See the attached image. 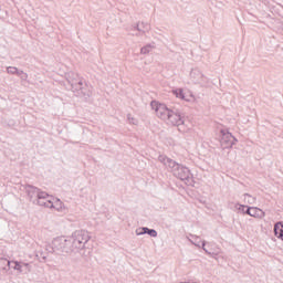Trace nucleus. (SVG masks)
<instances>
[{
	"label": "nucleus",
	"mask_w": 283,
	"mask_h": 283,
	"mask_svg": "<svg viewBox=\"0 0 283 283\" xmlns=\"http://www.w3.org/2000/svg\"><path fill=\"white\" fill-rule=\"evenodd\" d=\"M90 240H92V235L87 230H75L66 239L63 237L55 238L52 241V251L53 253H66V255H81L87 260L92 255Z\"/></svg>",
	"instance_id": "obj_1"
},
{
	"label": "nucleus",
	"mask_w": 283,
	"mask_h": 283,
	"mask_svg": "<svg viewBox=\"0 0 283 283\" xmlns=\"http://www.w3.org/2000/svg\"><path fill=\"white\" fill-rule=\"evenodd\" d=\"M158 160L164 167L172 172V176H175V178H178V180H181L187 185H193V175L188 167L176 163L174 159L165 155H159Z\"/></svg>",
	"instance_id": "obj_2"
},
{
	"label": "nucleus",
	"mask_w": 283,
	"mask_h": 283,
	"mask_svg": "<svg viewBox=\"0 0 283 283\" xmlns=\"http://www.w3.org/2000/svg\"><path fill=\"white\" fill-rule=\"evenodd\" d=\"M151 107L155 109L156 116L161 120H165L168 125H182V116L180 112L169 109L167 105L159 104L158 102H151Z\"/></svg>",
	"instance_id": "obj_3"
},
{
	"label": "nucleus",
	"mask_w": 283,
	"mask_h": 283,
	"mask_svg": "<svg viewBox=\"0 0 283 283\" xmlns=\"http://www.w3.org/2000/svg\"><path fill=\"white\" fill-rule=\"evenodd\" d=\"M25 191L30 202L33 205L45 207L46 209L54 207V197L50 196L48 192L39 189L38 187L27 186Z\"/></svg>",
	"instance_id": "obj_4"
},
{
	"label": "nucleus",
	"mask_w": 283,
	"mask_h": 283,
	"mask_svg": "<svg viewBox=\"0 0 283 283\" xmlns=\"http://www.w3.org/2000/svg\"><path fill=\"white\" fill-rule=\"evenodd\" d=\"M70 76H73V80H70L72 92L76 94V96H85V88L83 87V80L78 78V74L70 73Z\"/></svg>",
	"instance_id": "obj_5"
},
{
	"label": "nucleus",
	"mask_w": 283,
	"mask_h": 283,
	"mask_svg": "<svg viewBox=\"0 0 283 283\" xmlns=\"http://www.w3.org/2000/svg\"><path fill=\"white\" fill-rule=\"evenodd\" d=\"M220 134H221L220 145L222 149H231L234 143H238V139H235L233 135L228 130L221 129Z\"/></svg>",
	"instance_id": "obj_6"
},
{
	"label": "nucleus",
	"mask_w": 283,
	"mask_h": 283,
	"mask_svg": "<svg viewBox=\"0 0 283 283\" xmlns=\"http://www.w3.org/2000/svg\"><path fill=\"white\" fill-rule=\"evenodd\" d=\"M136 235H145L147 233L150 235V238H158V232L155 229H149V228H138L135 231Z\"/></svg>",
	"instance_id": "obj_7"
},
{
	"label": "nucleus",
	"mask_w": 283,
	"mask_h": 283,
	"mask_svg": "<svg viewBox=\"0 0 283 283\" xmlns=\"http://www.w3.org/2000/svg\"><path fill=\"white\" fill-rule=\"evenodd\" d=\"M250 216L251 218H259L260 220H262V218L266 216V212L258 207H251Z\"/></svg>",
	"instance_id": "obj_8"
},
{
	"label": "nucleus",
	"mask_w": 283,
	"mask_h": 283,
	"mask_svg": "<svg viewBox=\"0 0 283 283\" xmlns=\"http://www.w3.org/2000/svg\"><path fill=\"white\" fill-rule=\"evenodd\" d=\"M190 76H191V78L197 81V83H202V81H205V75L198 69L192 70L190 72Z\"/></svg>",
	"instance_id": "obj_9"
},
{
	"label": "nucleus",
	"mask_w": 283,
	"mask_h": 283,
	"mask_svg": "<svg viewBox=\"0 0 283 283\" xmlns=\"http://www.w3.org/2000/svg\"><path fill=\"white\" fill-rule=\"evenodd\" d=\"M134 30H137V32H142L143 34H145V32H149L150 27H149V23L147 22H138L134 27Z\"/></svg>",
	"instance_id": "obj_10"
},
{
	"label": "nucleus",
	"mask_w": 283,
	"mask_h": 283,
	"mask_svg": "<svg viewBox=\"0 0 283 283\" xmlns=\"http://www.w3.org/2000/svg\"><path fill=\"white\" fill-rule=\"evenodd\" d=\"M274 235L283 241V222L279 221L274 224Z\"/></svg>",
	"instance_id": "obj_11"
},
{
	"label": "nucleus",
	"mask_w": 283,
	"mask_h": 283,
	"mask_svg": "<svg viewBox=\"0 0 283 283\" xmlns=\"http://www.w3.org/2000/svg\"><path fill=\"white\" fill-rule=\"evenodd\" d=\"M10 264H12V261H9L8 259L4 258H0V271H10Z\"/></svg>",
	"instance_id": "obj_12"
},
{
	"label": "nucleus",
	"mask_w": 283,
	"mask_h": 283,
	"mask_svg": "<svg viewBox=\"0 0 283 283\" xmlns=\"http://www.w3.org/2000/svg\"><path fill=\"white\" fill-rule=\"evenodd\" d=\"M187 240L189 241L190 244H193L195 247L200 249V237H198L196 234H189L187 237Z\"/></svg>",
	"instance_id": "obj_13"
},
{
	"label": "nucleus",
	"mask_w": 283,
	"mask_h": 283,
	"mask_svg": "<svg viewBox=\"0 0 283 283\" xmlns=\"http://www.w3.org/2000/svg\"><path fill=\"white\" fill-rule=\"evenodd\" d=\"M172 94L177 97L180 98L181 101H189L187 96H185V92L182 88H177L172 91Z\"/></svg>",
	"instance_id": "obj_14"
},
{
	"label": "nucleus",
	"mask_w": 283,
	"mask_h": 283,
	"mask_svg": "<svg viewBox=\"0 0 283 283\" xmlns=\"http://www.w3.org/2000/svg\"><path fill=\"white\" fill-rule=\"evenodd\" d=\"M49 209H55L56 211H61L63 209V202L61 199H54L53 206L49 207Z\"/></svg>",
	"instance_id": "obj_15"
},
{
	"label": "nucleus",
	"mask_w": 283,
	"mask_h": 283,
	"mask_svg": "<svg viewBox=\"0 0 283 283\" xmlns=\"http://www.w3.org/2000/svg\"><path fill=\"white\" fill-rule=\"evenodd\" d=\"M243 202L245 205H255V197L249 195V193H244L243 195Z\"/></svg>",
	"instance_id": "obj_16"
},
{
	"label": "nucleus",
	"mask_w": 283,
	"mask_h": 283,
	"mask_svg": "<svg viewBox=\"0 0 283 283\" xmlns=\"http://www.w3.org/2000/svg\"><path fill=\"white\" fill-rule=\"evenodd\" d=\"M207 241H202V250L205 251V253H207V255H210V258H213L214 260H218V252H210L209 250H207Z\"/></svg>",
	"instance_id": "obj_17"
},
{
	"label": "nucleus",
	"mask_w": 283,
	"mask_h": 283,
	"mask_svg": "<svg viewBox=\"0 0 283 283\" xmlns=\"http://www.w3.org/2000/svg\"><path fill=\"white\" fill-rule=\"evenodd\" d=\"M178 130L181 132L182 134H187L189 129H191L189 126H187V123H185V119H182V123L177 125Z\"/></svg>",
	"instance_id": "obj_18"
},
{
	"label": "nucleus",
	"mask_w": 283,
	"mask_h": 283,
	"mask_svg": "<svg viewBox=\"0 0 283 283\" xmlns=\"http://www.w3.org/2000/svg\"><path fill=\"white\" fill-rule=\"evenodd\" d=\"M11 264H14L13 269L14 271H18V273H24L25 270H23V264L19 261H11Z\"/></svg>",
	"instance_id": "obj_19"
},
{
	"label": "nucleus",
	"mask_w": 283,
	"mask_h": 283,
	"mask_svg": "<svg viewBox=\"0 0 283 283\" xmlns=\"http://www.w3.org/2000/svg\"><path fill=\"white\" fill-rule=\"evenodd\" d=\"M155 48L154 44H147L140 49V54H149Z\"/></svg>",
	"instance_id": "obj_20"
},
{
	"label": "nucleus",
	"mask_w": 283,
	"mask_h": 283,
	"mask_svg": "<svg viewBox=\"0 0 283 283\" xmlns=\"http://www.w3.org/2000/svg\"><path fill=\"white\" fill-rule=\"evenodd\" d=\"M7 72L8 74H19V69H17L15 66H9L7 67Z\"/></svg>",
	"instance_id": "obj_21"
},
{
	"label": "nucleus",
	"mask_w": 283,
	"mask_h": 283,
	"mask_svg": "<svg viewBox=\"0 0 283 283\" xmlns=\"http://www.w3.org/2000/svg\"><path fill=\"white\" fill-rule=\"evenodd\" d=\"M127 120L130 125H138V119L132 117V114L127 115Z\"/></svg>",
	"instance_id": "obj_22"
},
{
	"label": "nucleus",
	"mask_w": 283,
	"mask_h": 283,
	"mask_svg": "<svg viewBox=\"0 0 283 283\" xmlns=\"http://www.w3.org/2000/svg\"><path fill=\"white\" fill-rule=\"evenodd\" d=\"M18 76H20L21 81H28V73L23 71H18Z\"/></svg>",
	"instance_id": "obj_23"
},
{
	"label": "nucleus",
	"mask_w": 283,
	"mask_h": 283,
	"mask_svg": "<svg viewBox=\"0 0 283 283\" xmlns=\"http://www.w3.org/2000/svg\"><path fill=\"white\" fill-rule=\"evenodd\" d=\"M21 264H22V269L24 268V273H30L31 271L30 263L21 262Z\"/></svg>",
	"instance_id": "obj_24"
},
{
	"label": "nucleus",
	"mask_w": 283,
	"mask_h": 283,
	"mask_svg": "<svg viewBox=\"0 0 283 283\" xmlns=\"http://www.w3.org/2000/svg\"><path fill=\"white\" fill-rule=\"evenodd\" d=\"M235 208L238 209V211L244 212L245 206L244 205H237Z\"/></svg>",
	"instance_id": "obj_25"
},
{
	"label": "nucleus",
	"mask_w": 283,
	"mask_h": 283,
	"mask_svg": "<svg viewBox=\"0 0 283 283\" xmlns=\"http://www.w3.org/2000/svg\"><path fill=\"white\" fill-rule=\"evenodd\" d=\"M243 213H247L248 216H251V207H249Z\"/></svg>",
	"instance_id": "obj_26"
},
{
	"label": "nucleus",
	"mask_w": 283,
	"mask_h": 283,
	"mask_svg": "<svg viewBox=\"0 0 283 283\" xmlns=\"http://www.w3.org/2000/svg\"><path fill=\"white\" fill-rule=\"evenodd\" d=\"M139 233H143V230H139Z\"/></svg>",
	"instance_id": "obj_27"
}]
</instances>
